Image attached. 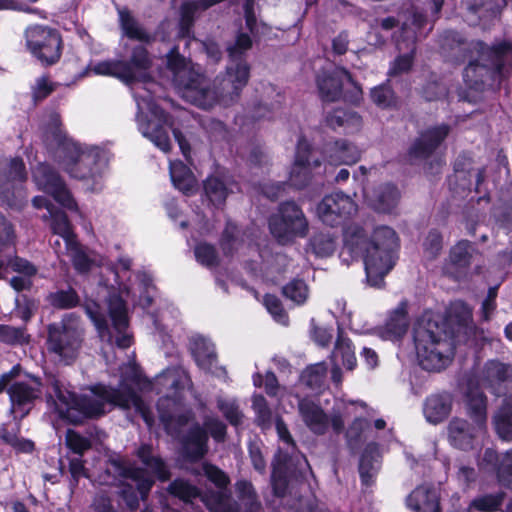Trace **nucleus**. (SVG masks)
<instances>
[{
  "mask_svg": "<svg viewBox=\"0 0 512 512\" xmlns=\"http://www.w3.org/2000/svg\"><path fill=\"white\" fill-rule=\"evenodd\" d=\"M26 45L35 58L46 64L60 60L63 42L60 33L51 27L33 25L25 31Z\"/></svg>",
  "mask_w": 512,
  "mask_h": 512,
  "instance_id": "2eb2a0df",
  "label": "nucleus"
},
{
  "mask_svg": "<svg viewBox=\"0 0 512 512\" xmlns=\"http://www.w3.org/2000/svg\"><path fill=\"white\" fill-rule=\"evenodd\" d=\"M184 455L191 461L202 459L208 452V434L199 424L193 425L182 442Z\"/></svg>",
  "mask_w": 512,
  "mask_h": 512,
  "instance_id": "7c9ffc66",
  "label": "nucleus"
},
{
  "mask_svg": "<svg viewBox=\"0 0 512 512\" xmlns=\"http://www.w3.org/2000/svg\"><path fill=\"white\" fill-rule=\"evenodd\" d=\"M283 295L297 305L304 304L309 297V289L303 280L294 279L282 289Z\"/></svg>",
  "mask_w": 512,
  "mask_h": 512,
  "instance_id": "603ef678",
  "label": "nucleus"
},
{
  "mask_svg": "<svg viewBox=\"0 0 512 512\" xmlns=\"http://www.w3.org/2000/svg\"><path fill=\"white\" fill-rule=\"evenodd\" d=\"M49 301L56 308L70 309L76 307L80 300L77 292L72 288H68L51 293Z\"/></svg>",
  "mask_w": 512,
  "mask_h": 512,
  "instance_id": "5fc2aeb1",
  "label": "nucleus"
},
{
  "mask_svg": "<svg viewBox=\"0 0 512 512\" xmlns=\"http://www.w3.org/2000/svg\"><path fill=\"white\" fill-rule=\"evenodd\" d=\"M217 406L230 424L237 426L241 423L243 414L235 401L219 399Z\"/></svg>",
  "mask_w": 512,
  "mask_h": 512,
  "instance_id": "338daca9",
  "label": "nucleus"
},
{
  "mask_svg": "<svg viewBox=\"0 0 512 512\" xmlns=\"http://www.w3.org/2000/svg\"><path fill=\"white\" fill-rule=\"evenodd\" d=\"M65 441L67 447L77 456H83V454L91 448L89 438L71 429L67 431Z\"/></svg>",
  "mask_w": 512,
  "mask_h": 512,
  "instance_id": "680f3d73",
  "label": "nucleus"
},
{
  "mask_svg": "<svg viewBox=\"0 0 512 512\" xmlns=\"http://www.w3.org/2000/svg\"><path fill=\"white\" fill-rule=\"evenodd\" d=\"M170 177L175 188L188 195L193 192L196 180L191 170L181 161H171Z\"/></svg>",
  "mask_w": 512,
  "mask_h": 512,
  "instance_id": "79ce46f5",
  "label": "nucleus"
},
{
  "mask_svg": "<svg viewBox=\"0 0 512 512\" xmlns=\"http://www.w3.org/2000/svg\"><path fill=\"white\" fill-rule=\"evenodd\" d=\"M137 106L139 113L137 114L138 127L142 135L148 138L163 152H169L171 143L168 135L167 126H170L168 122V116L166 113L159 109L151 100L147 101V108L151 114L157 119L146 120L142 115V103L137 100Z\"/></svg>",
  "mask_w": 512,
  "mask_h": 512,
  "instance_id": "aec40b11",
  "label": "nucleus"
},
{
  "mask_svg": "<svg viewBox=\"0 0 512 512\" xmlns=\"http://www.w3.org/2000/svg\"><path fill=\"white\" fill-rule=\"evenodd\" d=\"M32 177L39 190L50 194L60 205L68 210L78 212L82 217V213L79 211L78 205L66 184L50 165L39 163L34 168Z\"/></svg>",
  "mask_w": 512,
  "mask_h": 512,
  "instance_id": "a211bd4d",
  "label": "nucleus"
},
{
  "mask_svg": "<svg viewBox=\"0 0 512 512\" xmlns=\"http://www.w3.org/2000/svg\"><path fill=\"white\" fill-rule=\"evenodd\" d=\"M508 0H463L462 4L473 17V23L477 21H489L501 14L507 6Z\"/></svg>",
  "mask_w": 512,
  "mask_h": 512,
  "instance_id": "c756f323",
  "label": "nucleus"
},
{
  "mask_svg": "<svg viewBox=\"0 0 512 512\" xmlns=\"http://www.w3.org/2000/svg\"><path fill=\"white\" fill-rule=\"evenodd\" d=\"M151 389L161 393L162 389L158 386H164L172 389L175 394L185 387H191V379L187 372L180 368H171L158 375L154 383H150Z\"/></svg>",
  "mask_w": 512,
  "mask_h": 512,
  "instance_id": "e433bc0d",
  "label": "nucleus"
},
{
  "mask_svg": "<svg viewBox=\"0 0 512 512\" xmlns=\"http://www.w3.org/2000/svg\"><path fill=\"white\" fill-rule=\"evenodd\" d=\"M442 50L451 53L466 64H479L480 61L504 64L512 61V40H496L488 45L482 40L466 41L458 32L447 31L441 43Z\"/></svg>",
  "mask_w": 512,
  "mask_h": 512,
  "instance_id": "0eeeda50",
  "label": "nucleus"
},
{
  "mask_svg": "<svg viewBox=\"0 0 512 512\" xmlns=\"http://www.w3.org/2000/svg\"><path fill=\"white\" fill-rule=\"evenodd\" d=\"M28 338L25 328L0 324V342L10 345L24 344L28 342Z\"/></svg>",
  "mask_w": 512,
  "mask_h": 512,
  "instance_id": "052dcab7",
  "label": "nucleus"
},
{
  "mask_svg": "<svg viewBox=\"0 0 512 512\" xmlns=\"http://www.w3.org/2000/svg\"><path fill=\"white\" fill-rule=\"evenodd\" d=\"M166 67L183 97L202 109H210L215 105H232L249 78V66H226L225 74L217 76L212 85L208 86L200 72L201 66Z\"/></svg>",
  "mask_w": 512,
  "mask_h": 512,
  "instance_id": "7ed1b4c3",
  "label": "nucleus"
},
{
  "mask_svg": "<svg viewBox=\"0 0 512 512\" xmlns=\"http://www.w3.org/2000/svg\"><path fill=\"white\" fill-rule=\"evenodd\" d=\"M444 0H414L411 7V23L421 29L429 21L438 18Z\"/></svg>",
  "mask_w": 512,
  "mask_h": 512,
  "instance_id": "c9c22d12",
  "label": "nucleus"
},
{
  "mask_svg": "<svg viewBox=\"0 0 512 512\" xmlns=\"http://www.w3.org/2000/svg\"><path fill=\"white\" fill-rule=\"evenodd\" d=\"M83 342V331L78 326L51 324L48 328L47 349L56 359L69 365L73 363Z\"/></svg>",
  "mask_w": 512,
  "mask_h": 512,
  "instance_id": "4468645a",
  "label": "nucleus"
},
{
  "mask_svg": "<svg viewBox=\"0 0 512 512\" xmlns=\"http://www.w3.org/2000/svg\"><path fill=\"white\" fill-rule=\"evenodd\" d=\"M450 133V126L440 124L421 132L410 147L408 155L411 161L426 160L441 145Z\"/></svg>",
  "mask_w": 512,
  "mask_h": 512,
  "instance_id": "5701e85b",
  "label": "nucleus"
},
{
  "mask_svg": "<svg viewBox=\"0 0 512 512\" xmlns=\"http://www.w3.org/2000/svg\"><path fill=\"white\" fill-rule=\"evenodd\" d=\"M331 360L333 363L342 364L348 370H353L356 367L357 360L351 340L345 337L342 332L338 333Z\"/></svg>",
  "mask_w": 512,
  "mask_h": 512,
  "instance_id": "37998d69",
  "label": "nucleus"
},
{
  "mask_svg": "<svg viewBox=\"0 0 512 512\" xmlns=\"http://www.w3.org/2000/svg\"><path fill=\"white\" fill-rule=\"evenodd\" d=\"M506 67L470 65L465 67L463 76L470 88L484 90L485 86H489L495 89L500 85Z\"/></svg>",
  "mask_w": 512,
  "mask_h": 512,
  "instance_id": "bb28decb",
  "label": "nucleus"
},
{
  "mask_svg": "<svg viewBox=\"0 0 512 512\" xmlns=\"http://www.w3.org/2000/svg\"><path fill=\"white\" fill-rule=\"evenodd\" d=\"M407 314L403 307L394 310L387 318L385 324L380 329V335L385 340H398L407 331Z\"/></svg>",
  "mask_w": 512,
  "mask_h": 512,
  "instance_id": "58836bf2",
  "label": "nucleus"
},
{
  "mask_svg": "<svg viewBox=\"0 0 512 512\" xmlns=\"http://www.w3.org/2000/svg\"><path fill=\"white\" fill-rule=\"evenodd\" d=\"M468 414L473 424L465 419L453 418L448 425V439L451 445L461 450H470L475 447L477 439L486 429L487 398L478 388L467 391Z\"/></svg>",
  "mask_w": 512,
  "mask_h": 512,
  "instance_id": "6e6552de",
  "label": "nucleus"
},
{
  "mask_svg": "<svg viewBox=\"0 0 512 512\" xmlns=\"http://www.w3.org/2000/svg\"><path fill=\"white\" fill-rule=\"evenodd\" d=\"M203 472L207 479L213 483L218 490L207 492L202 501L210 512H240L239 504L231 497L228 489L230 478L217 466L204 463Z\"/></svg>",
  "mask_w": 512,
  "mask_h": 512,
  "instance_id": "dca6fc26",
  "label": "nucleus"
},
{
  "mask_svg": "<svg viewBox=\"0 0 512 512\" xmlns=\"http://www.w3.org/2000/svg\"><path fill=\"white\" fill-rule=\"evenodd\" d=\"M360 158V150L346 140H337L325 146L323 151V166H327L328 174L340 165H353Z\"/></svg>",
  "mask_w": 512,
  "mask_h": 512,
  "instance_id": "a878e982",
  "label": "nucleus"
},
{
  "mask_svg": "<svg viewBox=\"0 0 512 512\" xmlns=\"http://www.w3.org/2000/svg\"><path fill=\"white\" fill-rule=\"evenodd\" d=\"M239 500L243 503L245 512H262V504L251 482L239 480L235 484Z\"/></svg>",
  "mask_w": 512,
  "mask_h": 512,
  "instance_id": "09e8293b",
  "label": "nucleus"
},
{
  "mask_svg": "<svg viewBox=\"0 0 512 512\" xmlns=\"http://www.w3.org/2000/svg\"><path fill=\"white\" fill-rule=\"evenodd\" d=\"M137 279L139 280V290L141 293L138 299L134 301L142 308H148L153 301L152 295L150 294L151 290L154 289L152 279L146 273H139Z\"/></svg>",
  "mask_w": 512,
  "mask_h": 512,
  "instance_id": "69168bd1",
  "label": "nucleus"
},
{
  "mask_svg": "<svg viewBox=\"0 0 512 512\" xmlns=\"http://www.w3.org/2000/svg\"><path fill=\"white\" fill-rule=\"evenodd\" d=\"M370 95L372 101L381 108H388L396 103L394 92L387 84L374 87Z\"/></svg>",
  "mask_w": 512,
  "mask_h": 512,
  "instance_id": "0e129e2a",
  "label": "nucleus"
},
{
  "mask_svg": "<svg viewBox=\"0 0 512 512\" xmlns=\"http://www.w3.org/2000/svg\"><path fill=\"white\" fill-rule=\"evenodd\" d=\"M223 0H188L184 1L179 8V34L183 37H189L195 20L199 15L210 7L222 2Z\"/></svg>",
  "mask_w": 512,
  "mask_h": 512,
  "instance_id": "cd10ccee",
  "label": "nucleus"
},
{
  "mask_svg": "<svg viewBox=\"0 0 512 512\" xmlns=\"http://www.w3.org/2000/svg\"><path fill=\"white\" fill-rule=\"evenodd\" d=\"M269 229L278 243L286 245L296 238H305L309 232V222L299 205L287 201L281 203L277 212L270 216Z\"/></svg>",
  "mask_w": 512,
  "mask_h": 512,
  "instance_id": "9b49d317",
  "label": "nucleus"
},
{
  "mask_svg": "<svg viewBox=\"0 0 512 512\" xmlns=\"http://www.w3.org/2000/svg\"><path fill=\"white\" fill-rule=\"evenodd\" d=\"M119 23L123 34L132 40L149 43L152 35L138 22L128 9L119 10Z\"/></svg>",
  "mask_w": 512,
  "mask_h": 512,
  "instance_id": "ea45409f",
  "label": "nucleus"
},
{
  "mask_svg": "<svg viewBox=\"0 0 512 512\" xmlns=\"http://www.w3.org/2000/svg\"><path fill=\"white\" fill-rule=\"evenodd\" d=\"M452 401V396L446 392L430 395L424 402L425 419L431 424L441 423L449 416Z\"/></svg>",
  "mask_w": 512,
  "mask_h": 512,
  "instance_id": "2f4dec72",
  "label": "nucleus"
},
{
  "mask_svg": "<svg viewBox=\"0 0 512 512\" xmlns=\"http://www.w3.org/2000/svg\"><path fill=\"white\" fill-rule=\"evenodd\" d=\"M196 260L203 266L212 268L218 265L219 258L216 249L208 243H199L194 249Z\"/></svg>",
  "mask_w": 512,
  "mask_h": 512,
  "instance_id": "bf43d9fd",
  "label": "nucleus"
},
{
  "mask_svg": "<svg viewBox=\"0 0 512 512\" xmlns=\"http://www.w3.org/2000/svg\"><path fill=\"white\" fill-rule=\"evenodd\" d=\"M496 432L504 441H512V393L504 400V404L494 416Z\"/></svg>",
  "mask_w": 512,
  "mask_h": 512,
  "instance_id": "a18cd8bd",
  "label": "nucleus"
},
{
  "mask_svg": "<svg viewBox=\"0 0 512 512\" xmlns=\"http://www.w3.org/2000/svg\"><path fill=\"white\" fill-rule=\"evenodd\" d=\"M417 357L421 367L428 371L446 368L454 356V346L436 321L419 319L413 330Z\"/></svg>",
  "mask_w": 512,
  "mask_h": 512,
  "instance_id": "423d86ee",
  "label": "nucleus"
},
{
  "mask_svg": "<svg viewBox=\"0 0 512 512\" xmlns=\"http://www.w3.org/2000/svg\"><path fill=\"white\" fill-rule=\"evenodd\" d=\"M48 218L51 220L50 226L53 233L59 235L64 240L65 246L77 239L64 212L54 210L51 214L43 216L44 220Z\"/></svg>",
  "mask_w": 512,
  "mask_h": 512,
  "instance_id": "49530a36",
  "label": "nucleus"
},
{
  "mask_svg": "<svg viewBox=\"0 0 512 512\" xmlns=\"http://www.w3.org/2000/svg\"><path fill=\"white\" fill-rule=\"evenodd\" d=\"M319 96L323 102H335L342 96L345 101L358 104L362 99V89L342 67L334 66L317 76Z\"/></svg>",
  "mask_w": 512,
  "mask_h": 512,
  "instance_id": "f8f14e48",
  "label": "nucleus"
},
{
  "mask_svg": "<svg viewBox=\"0 0 512 512\" xmlns=\"http://www.w3.org/2000/svg\"><path fill=\"white\" fill-rule=\"evenodd\" d=\"M232 191V187L218 177H208L204 182L205 195L214 206L222 205Z\"/></svg>",
  "mask_w": 512,
  "mask_h": 512,
  "instance_id": "de8ad7c7",
  "label": "nucleus"
},
{
  "mask_svg": "<svg viewBox=\"0 0 512 512\" xmlns=\"http://www.w3.org/2000/svg\"><path fill=\"white\" fill-rule=\"evenodd\" d=\"M252 38L244 32H240L234 44L227 47V52L231 61H240L245 53L252 48Z\"/></svg>",
  "mask_w": 512,
  "mask_h": 512,
  "instance_id": "13d9d810",
  "label": "nucleus"
},
{
  "mask_svg": "<svg viewBox=\"0 0 512 512\" xmlns=\"http://www.w3.org/2000/svg\"><path fill=\"white\" fill-rule=\"evenodd\" d=\"M497 476L501 485L512 489V449L505 453L497 466Z\"/></svg>",
  "mask_w": 512,
  "mask_h": 512,
  "instance_id": "774afa93",
  "label": "nucleus"
},
{
  "mask_svg": "<svg viewBox=\"0 0 512 512\" xmlns=\"http://www.w3.org/2000/svg\"><path fill=\"white\" fill-rule=\"evenodd\" d=\"M512 380V365L498 360H489L485 363L481 381L498 394V388L505 382Z\"/></svg>",
  "mask_w": 512,
  "mask_h": 512,
  "instance_id": "72a5a7b5",
  "label": "nucleus"
},
{
  "mask_svg": "<svg viewBox=\"0 0 512 512\" xmlns=\"http://www.w3.org/2000/svg\"><path fill=\"white\" fill-rule=\"evenodd\" d=\"M406 502L407 506L415 512H440L437 491L426 485L414 489Z\"/></svg>",
  "mask_w": 512,
  "mask_h": 512,
  "instance_id": "473e14b6",
  "label": "nucleus"
},
{
  "mask_svg": "<svg viewBox=\"0 0 512 512\" xmlns=\"http://www.w3.org/2000/svg\"><path fill=\"white\" fill-rule=\"evenodd\" d=\"M168 492L184 502H191L200 496V490L183 479H175L168 486Z\"/></svg>",
  "mask_w": 512,
  "mask_h": 512,
  "instance_id": "3c124183",
  "label": "nucleus"
},
{
  "mask_svg": "<svg viewBox=\"0 0 512 512\" xmlns=\"http://www.w3.org/2000/svg\"><path fill=\"white\" fill-rule=\"evenodd\" d=\"M48 384V402H53L62 419L77 423L83 418L100 417L112 407H119L124 410L134 409L149 427L153 424L149 406L125 380L121 381L118 388L97 385L89 393L80 396L69 391L55 376L48 378Z\"/></svg>",
  "mask_w": 512,
  "mask_h": 512,
  "instance_id": "f257e3e1",
  "label": "nucleus"
},
{
  "mask_svg": "<svg viewBox=\"0 0 512 512\" xmlns=\"http://www.w3.org/2000/svg\"><path fill=\"white\" fill-rule=\"evenodd\" d=\"M43 140L50 148H55L62 168L73 178L96 179L101 173L99 150H88L67 137L62 129L60 115L52 112L43 125Z\"/></svg>",
  "mask_w": 512,
  "mask_h": 512,
  "instance_id": "20e7f679",
  "label": "nucleus"
},
{
  "mask_svg": "<svg viewBox=\"0 0 512 512\" xmlns=\"http://www.w3.org/2000/svg\"><path fill=\"white\" fill-rule=\"evenodd\" d=\"M327 367L324 363H317L307 367L302 373L303 382L312 389L320 388L325 380Z\"/></svg>",
  "mask_w": 512,
  "mask_h": 512,
  "instance_id": "6e6d98bb",
  "label": "nucleus"
},
{
  "mask_svg": "<svg viewBox=\"0 0 512 512\" xmlns=\"http://www.w3.org/2000/svg\"><path fill=\"white\" fill-rule=\"evenodd\" d=\"M10 399V412L15 419H23L34 408L42 396V383L39 378L30 376L26 380L14 381L7 388Z\"/></svg>",
  "mask_w": 512,
  "mask_h": 512,
  "instance_id": "6ab92c4d",
  "label": "nucleus"
},
{
  "mask_svg": "<svg viewBox=\"0 0 512 512\" xmlns=\"http://www.w3.org/2000/svg\"><path fill=\"white\" fill-rule=\"evenodd\" d=\"M26 180L25 164L20 158L0 161V195L4 194V185L9 182Z\"/></svg>",
  "mask_w": 512,
  "mask_h": 512,
  "instance_id": "c03bdc74",
  "label": "nucleus"
},
{
  "mask_svg": "<svg viewBox=\"0 0 512 512\" xmlns=\"http://www.w3.org/2000/svg\"><path fill=\"white\" fill-rule=\"evenodd\" d=\"M85 311L94 323L99 337L109 344L125 349L131 346L132 336L128 333V317L124 300L120 296H110L108 299L109 317L112 328L109 327L106 317L101 313L95 302L87 303Z\"/></svg>",
  "mask_w": 512,
  "mask_h": 512,
  "instance_id": "1a4fd4ad",
  "label": "nucleus"
},
{
  "mask_svg": "<svg viewBox=\"0 0 512 512\" xmlns=\"http://www.w3.org/2000/svg\"><path fill=\"white\" fill-rule=\"evenodd\" d=\"M310 245L317 256L328 257L334 253L337 244L333 235L319 233L311 239Z\"/></svg>",
  "mask_w": 512,
  "mask_h": 512,
  "instance_id": "864d4df0",
  "label": "nucleus"
},
{
  "mask_svg": "<svg viewBox=\"0 0 512 512\" xmlns=\"http://www.w3.org/2000/svg\"><path fill=\"white\" fill-rule=\"evenodd\" d=\"M66 254L70 257L73 267L79 273H87L94 265L103 266L104 260L91 258L77 241L70 242L65 246Z\"/></svg>",
  "mask_w": 512,
  "mask_h": 512,
  "instance_id": "a19ab883",
  "label": "nucleus"
},
{
  "mask_svg": "<svg viewBox=\"0 0 512 512\" xmlns=\"http://www.w3.org/2000/svg\"><path fill=\"white\" fill-rule=\"evenodd\" d=\"M365 197L369 205L381 213H391L398 205L400 192L390 183L380 185L372 192H366Z\"/></svg>",
  "mask_w": 512,
  "mask_h": 512,
  "instance_id": "c85d7f7f",
  "label": "nucleus"
},
{
  "mask_svg": "<svg viewBox=\"0 0 512 512\" xmlns=\"http://www.w3.org/2000/svg\"><path fill=\"white\" fill-rule=\"evenodd\" d=\"M380 452L376 443H370L366 446L359 463V474L361 483L365 487L374 484L376 475L380 469Z\"/></svg>",
  "mask_w": 512,
  "mask_h": 512,
  "instance_id": "f704fd0d",
  "label": "nucleus"
},
{
  "mask_svg": "<svg viewBox=\"0 0 512 512\" xmlns=\"http://www.w3.org/2000/svg\"><path fill=\"white\" fill-rule=\"evenodd\" d=\"M327 175V166H323L322 161L314 156L308 141L300 137L289 174V184L296 189H303L312 182H321Z\"/></svg>",
  "mask_w": 512,
  "mask_h": 512,
  "instance_id": "ddd939ff",
  "label": "nucleus"
},
{
  "mask_svg": "<svg viewBox=\"0 0 512 512\" xmlns=\"http://www.w3.org/2000/svg\"><path fill=\"white\" fill-rule=\"evenodd\" d=\"M477 254L478 251L471 242L467 240L457 242L449 251V256L443 265V273L459 280L465 275Z\"/></svg>",
  "mask_w": 512,
  "mask_h": 512,
  "instance_id": "b1692460",
  "label": "nucleus"
},
{
  "mask_svg": "<svg viewBox=\"0 0 512 512\" xmlns=\"http://www.w3.org/2000/svg\"><path fill=\"white\" fill-rule=\"evenodd\" d=\"M358 211L356 202L343 192H334L323 197L316 207L321 222L331 227L341 226Z\"/></svg>",
  "mask_w": 512,
  "mask_h": 512,
  "instance_id": "f3484780",
  "label": "nucleus"
},
{
  "mask_svg": "<svg viewBox=\"0 0 512 512\" xmlns=\"http://www.w3.org/2000/svg\"><path fill=\"white\" fill-rule=\"evenodd\" d=\"M353 402L356 403V405L352 410L353 412L350 416L355 415V418L346 431V438L349 445L358 443L361 440L362 433L369 426V421L367 419L356 415V411L358 408L366 409L367 405L364 402Z\"/></svg>",
  "mask_w": 512,
  "mask_h": 512,
  "instance_id": "8fccbe9b",
  "label": "nucleus"
},
{
  "mask_svg": "<svg viewBox=\"0 0 512 512\" xmlns=\"http://www.w3.org/2000/svg\"><path fill=\"white\" fill-rule=\"evenodd\" d=\"M136 456L147 471L136 467L128 460L112 458L109 460L106 473L108 476L113 475V479H103V483L110 485L114 484L117 479L119 481L131 480L135 483L137 491L144 501L154 485L152 475L160 481H167L170 478V472L166 463L154 453L153 447L149 444H142L137 449Z\"/></svg>",
  "mask_w": 512,
  "mask_h": 512,
  "instance_id": "39448f33",
  "label": "nucleus"
},
{
  "mask_svg": "<svg viewBox=\"0 0 512 512\" xmlns=\"http://www.w3.org/2000/svg\"><path fill=\"white\" fill-rule=\"evenodd\" d=\"M149 66H86L80 76H113L127 85L147 84L152 80Z\"/></svg>",
  "mask_w": 512,
  "mask_h": 512,
  "instance_id": "4be33fe9",
  "label": "nucleus"
},
{
  "mask_svg": "<svg viewBox=\"0 0 512 512\" xmlns=\"http://www.w3.org/2000/svg\"><path fill=\"white\" fill-rule=\"evenodd\" d=\"M399 238L394 229L379 225L368 231L359 225H351L344 231V246L340 257H363L367 282L381 287L384 278L398 259Z\"/></svg>",
  "mask_w": 512,
  "mask_h": 512,
  "instance_id": "f03ea898",
  "label": "nucleus"
},
{
  "mask_svg": "<svg viewBox=\"0 0 512 512\" xmlns=\"http://www.w3.org/2000/svg\"><path fill=\"white\" fill-rule=\"evenodd\" d=\"M397 56L394 64H412L416 55V35L405 25L396 39Z\"/></svg>",
  "mask_w": 512,
  "mask_h": 512,
  "instance_id": "4c0bfd02",
  "label": "nucleus"
},
{
  "mask_svg": "<svg viewBox=\"0 0 512 512\" xmlns=\"http://www.w3.org/2000/svg\"><path fill=\"white\" fill-rule=\"evenodd\" d=\"M157 409L166 432L171 436H178L181 428L192 417L190 410H184L181 402L170 396L160 398L157 403Z\"/></svg>",
  "mask_w": 512,
  "mask_h": 512,
  "instance_id": "412c9836",
  "label": "nucleus"
},
{
  "mask_svg": "<svg viewBox=\"0 0 512 512\" xmlns=\"http://www.w3.org/2000/svg\"><path fill=\"white\" fill-rule=\"evenodd\" d=\"M264 306L267 311L272 315L275 321L282 325H287L289 318L287 313L282 307V303L278 297L271 294H266L263 299Z\"/></svg>",
  "mask_w": 512,
  "mask_h": 512,
  "instance_id": "e2e57ef3",
  "label": "nucleus"
},
{
  "mask_svg": "<svg viewBox=\"0 0 512 512\" xmlns=\"http://www.w3.org/2000/svg\"><path fill=\"white\" fill-rule=\"evenodd\" d=\"M355 405L354 402L338 403L333 407L331 415L328 416L313 400L301 398L298 402V411L305 425L313 433L323 435L331 425L333 431L339 434L344 430V418L352 414Z\"/></svg>",
  "mask_w": 512,
  "mask_h": 512,
  "instance_id": "9d476101",
  "label": "nucleus"
},
{
  "mask_svg": "<svg viewBox=\"0 0 512 512\" xmlns=\"http://www.w3.org/2000/svg\"><path fill=\"white\" fill-rule=\"evenodd\" d=\"M190 350L197 366L217 377H225L226 370L218 366L214 344L207 338L196 335L190 339Z\"/></svg>",
  "mask_w": 512,
  "mask_h": 512,
  "instance_id": "393cba45",
  "label": "nucleus"
},
{
  "mask_svg": "<svg viewBox=\"0 0 512 512\" xmlns=\"http://www.w3.org/2000/svg\"><path fill=\"white\" fill-rule=\"evenodd\" d=\"M327 126L332 129L345 127L349 123H358L360 116L354 112H348L344 109H335L325 118Z\"/></svg>",
  "mask_w": 512,
  "mask_h": 512,
  "instance_id": "4d7b16f0",
  "label": "nucleus"
}]
</instances>
